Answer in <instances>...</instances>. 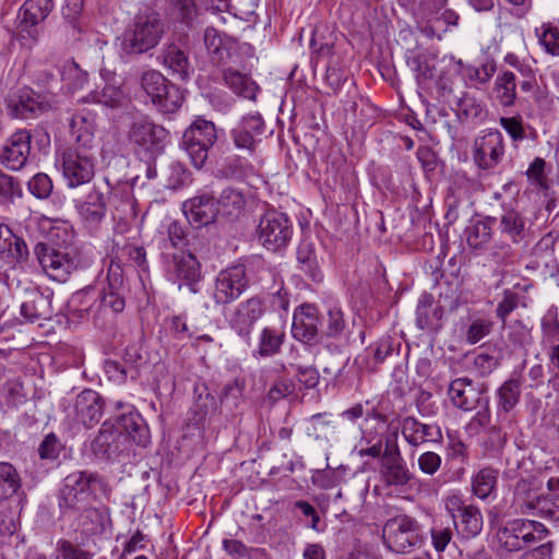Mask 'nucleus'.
<instances>
[{"instance_id": "de8ad7c7", "label": "nucleus", "mask_w": 559, "mask_h": 559, "mask_svg": "<svg viewBox=\"0 0 559 559\" xmlns=\"http://www.w3.org/2000/svg\"><path fill=\"white\" fill-rule=\"evenodd\" d=\"M507 331V338L516 347H525L532 343L531 328L522 320H513L503 324Z\"/></svg>"}, {"instance_id": "4c0bfd02", "label": "nucleus", "mask_w": 559, "mask_h": 559, "mask_svg": "<svg viewBox=\"0 0 559 559\" xmlns=\"http://www.w3.org/2000/svg\"><path fill=\"white\" fill-rule=\"evenodd\" d=\"M203 39L212 62L222 63L228 56V40L213 27H207L204 31Z\"/></svg>"}, {"instance_id": "6e6552de", "label": "nucleus", "mask_w": 559, "mask_h": 559, "mask_svg": "<svg viewBox=\"0 0 559 559\" xmlns=\"http://www.w3.org/2000/svg\"><path fill=\"white\" fill-rule=\"evenodd\" d=\"M141 87L160 112H174L183 102L179 88L156 70H148L142 74Z\"/></svg>"}, {"instance_id": "4468645a", "label": "nucleus", "mask_w": 559, "mask_h": 559, "mask_svg": "<svg viewBox=\"0 0 559 559\" xmlns=\"http://www.w3.org/2000/svg\"><path fill=\"white\" fill-rule=\"evenodd\" d=\"M380 478L384 486L403 488L414 480V475L407 467L397 444L386 441L384 452L380 460Z\"/></svg>"}, {"instance_id": "6ab92c4d", "label": "nucleus", "mask_w": 559, "mask_h": 559, "mask_svg": "<svg viewBox=\"0 0 559 559\" xmlns=\"http://www.w3.org/2000/svg\"><path fill=\"white\" fill-rule=\"evenodd\" d=\"M51 9V0H26L17 15L19 32L26 33L28 38L36 41L39 35L37 25L46 20Z\"/></svg>"}, {"instance_id": "58836bf2", "label": "nucleus", "mask_w": 559, "mask_h": 559, "mask_svg": "<svg viewBox=\"0 0 559 559\" xmlns=\"http://www.w3.org/2000/svg\"><path fill=\"white\" fill-rule=\"evenodd\" d=\"M484 525L483 514L478 507L467 509L462 520L456 522L455 528L464 538H473L480 534Z\"/></svg>"}, {"instance_id": "a878e982", "label": "nucleus", "mask_w": 559, "mask_h": 559, "mask_svg": "<svg viewBox=\"0 0 559 559\" xmlns=\"http://www.w3.org/2000/svg\"><path fill=\"white\" fill-rule=\"evenodd\" d=\"M401 432L405 441L415 448L428 441H438L442 438L441 430L438 426L423 424L411 416L403 419Z\"/></svg>"}, {"instance_id": "72a5a7b5", "label": "nucleus", "mask_w": 559, "mask_h": 559, "mask_svg": "<svg viewBox=\"0 0 559 559\" xmlns=\"http://www.w3.org/2000/svg\"><path fill=\"white\" fill-rule=\"evenodd\" d=\"M495 221L492 217H487L485 221L473 222L466 227V241L472 249H481L490 241Z\"/></svg>"}, {"instance_id": "39448f33", "label": "nucleus", "mask_w": 559, "mask_h": 559, "mask_svg": "<svg viewBox=\"0 0 559 559\" xmlns=\"http://www.w3.org/2000/svg\"><path fill=\"white\" fill-rule=\"evenodd\" d=\"M216 139L215 124L199 118L183 132L180 146L189 155L192 165L200 169L207 159L209 148L214 145Z\"/></svg>"}, {"instance_id": "4d7b16f0", "label": "nucleus", "mask_w": 559, "mask_h": 559, "mask_svg": "<svg viewBox=\"0 0 559 559\" xmlns=\"http://www.w3.org/2000/svg\"><path fill=\"white\" fill-rule=\"evenodd\" d=\"M432 313H435L432 297L430 295L421 296L416 309V324L420 330L428 329L431 325Z\"/></svg>"}, {"instance_id": "6e6d98bb", "label": "nucleus", "mask_w": 559, "mask_h": 559, "mask_svg": "<svg viewBox=\"0 0 559 559\" xmlns=\"http://www.w3.org/2000/svg\"><path fill=\"white\" fill-rule=\"evenodd\" d=\"M28 191L38 199H46L52 191V181L46 174H36L27 183Z\"/></svg>"}, {"instance_id": "ddd939ff", "label": "nucleus", "mask_w": 559, "mask_h": 559, "mask_svg": "<svg viewBox=\"0 0 559 559\" xmlns=\"http://www.w3.org/2000/svg\"><path fill=\"white\" fill-rule=\"evenodd\" d=\"M265 312V304L260 297H250L239 302L226 314L229 328L248 345H251V333L254 324Z\"/></svg>"}, {"instance_id": "c85d7f7f", "label": "nucleus", "mask_w": 559, "mask_h": 559, "mask_svg": "<svg viewBox=\"0 0 559 559\" xmlns=\"http://www.w3.org/2000/svg\"><path fill=\"white\" fill-rule=\"evenodd\" d=\"M47 105L40 97L31 91L23 92L17 98L10 99L8 104L9 114L13 118L31 119L40 115Z\"/></svg>"}, {"instance_id": "49530a36", "label": "nucleus", "mask_w": 559, "mask_h": 559, "mask_svg": "<svg viewBox=\"0 0 559 559\" xmlns=\"http://www.w3.org/2000/svg\"><path fill=\"white\" fill-rule=\"evenodd\" d=\"M525 228V219L516 211H507L500 218V230L514 242H519Z\"/></svg>"}, {"instance_id": "1a4fd4ad", "label": "nucleus", "mask_w": 559, "mask_h": 559, "mask_svg": "<svg viewBox=\"0 0 559 559\" xmlns=\"http://www.w3.org/2000/svg\"><path fill=\"white\" fill-rule=\"evenodd\" d=\"M167 138V130L147 117L134 119L129 130V140L135 146L136 153L147 158L163 152Z\"/></svg>"}, {"instance_id": "dca6fc26", "label": "nucleus", "mask_w": 559, "mask_h": 559, "mask_svg": "<svg viewBox=\"0 0 559 559\" xmlns=\"http://www.w3.org/2000/svg\"><path fill=\"white\" fill-rule=\"evenodd\" d=\"M504 153V139L497 129H488L474 140L473 158L481 169L495 168L502 160Z\"/></svg>"}, {"instance_id": "9b49d317", "label": "nucleus", "mask_w": 559, "mask_h": 559, "mask_svg": "<svg viewBox=\"0 0 559 559\" xmlns=\"http://www.w3.org/2000/svg\"><path fill=\"white\" fill-rule=\"evenodd\" d=\"M516 511L526 515H539L551 521H559V495L554 492L540 496L528 490L525 484H519L514 496Z\"/></svg>"}, {"instance_id": "69168bd1", "label": "nucleus", "mask_w": 559, "mask_h": 559, "mask_svg": "<svg viewBox=\"0 0 559 559\" xmlns=\"http://www.w3.org/2000/svg\"><path fill=\"white\" fill-rule=\"evenodd\" d=\"M414 70L416 72V78L419 84L426 83L428 80H431L435 75L433 66L429 64L428 60L423 57H416L413 60Z\"/></svg>"}, {"instance_id": "cd10ccee", "label": "nucleus", "mask_w": 559, "mask_h": 559, "mask_svg": "<svg viewBox=\"0 0 559 559\" xmlns=\"http://www.w3.org/2000/svg\"><path fill=\"white\" fill-rule=\"evenodd\" d=\"M126 443L127 436L116 428L115 425L105 421L92 442V450L96 454L110 457L112 454L121 451Z\"/></svg>"}, {"instance_id": "13d9d810", "label": "nucleus", "mask_w": 559, "mask_h": 559, "mask_svg": "<svg viewBox=\"0 0 559 559\" xmlns=\"http://www.w3.org/2000/svg\"><path fill=\"white\" fill-rule=\"evenodd\" d=\"M61 559H93L94 554L69 542L59 540L57 546Z\"/></svg>"}, {"instance_id": "0e129e2a", "label": "nucleus", "mask_w": 559, "mask_h": 559, "mask_svg": "<svg viewBox=\"0 0 559 559\" xmlns=\"http://www.w3.org/2000/svg\"><path fill=\"white\" fill-rule=\"evenodd\" d=\"M295 392V385L289 380L276 381L270 389L267 399L275 403L284 397L292 395Z\"/></svg>"}, {"instance_id": "a211bd4d", "label": "nucleus", "mask_w": 559, "mask_h": 559, "mask_svg": "<svg viewBox=\"0 0 559 559\" xmlns=\"http://www.w3.org/2000/svg\"><path fill=\"white\" fill-rule=\"evenodd\" d=\"M32 134L26 129L15 131L5 141L0 160L11 170H20L27 162L32 150Z\"/></svg>"}, {"instance_id": "9d476101", "label": "nucleus", "mask_w": 559, "mask_h": 559, "mask_svg": "<svg viewBox=\"0 0 559 559\" xmlns=\"http://www.w3.org/2000/svg\"><path fill=\"white\" fill-rule=\"evenodd\" d=\"M123 271L119 264L111 263L107 271V282L98 296V305L86 309L88 314L99 318L108 313H119L124 309Z\"/></svg>"}, {"instance_id": "79ce46f5", "label": "nucleus", "mask_w": 559, "mask_h": 559, "mask_svg": "<svg viewBox=\"0 0 559 559\" xmlns=\"http://www.w3.org/2000/svg\"><path fill=\"white\" fill-rule=\"evenodd\" d=\"M522 383L518 379H509L498 389V408L511 412L520 401Z\"/></svg>"}, {"instance_id": "0eeeda50", "label": "nucleus", "mask_w": 559, "mask_h": 559, "mask_svg": "<svg viewBox=\"0 0 559 559\" xmlns=\"http://www.w3.org/2000/svg\"><path fill=\"white\" fill-rule=\"evenodd\" d=\"M383 538L390 550L397 554L411 552L421 543L419 524L408 515H396L385 523Z\"/></svg>"}, {"instance_id": "338daca9", "label": "nucleus", "mask_w": 559, "mask_h": 559, "mask_svg": "<svg viewBox=\"0 0 559 559\" xmlns=\"http://www.w3.org/2000/svg\"><path fill=\"white\" fill-rule=\"evenodd\" d=\"M442 503L449 515H455V511H460L466 502L460 490H451L442 498Z\"/></svg>"}, {"instance_id": "bb28decb", "label": "nucleus", "mask_w": 559, "mask_h": 559, "mask_svg": "<svg viewBox=\"0 0 559 559\" xmlns=\"http://www.w3.org/2000/svg\"><path fill=\"white\" fill-rule=\"evenodd\" d=\"M168 271L174 281L179 283V287L182 284L193 285L201 278V265L195 257L189 252L174 254Z\"/></svg>"}, {"instance_id": "09e8293b", "label": "nucleus", "mask_w": 559, "mask_h": 559, "mask_svg": "<svg viewBox=\"0 0 559 559\" xmlns=\"http://www.w3.org/2000/svg\"><path fill=\"white\" fill-rule=\"evenodd\" d=\"M297 260L300 264V269L309 274L313 281H321L322 274L319 269L317 254L311 245H302L298 248Z\"/></svg>"}, {"instance_id": "f8f14e48", "label": "nucleus", "mask_w": 559, "mask_h": 559, "mask_svg": "<svg viewBox=\"0 0 559 559\" xmlns=\"http://www.w3.org/2000/svg\"><path fill=\"white\" fill-rule=\"evenodd\" d=\"M259 241L271 251L283 249L293 235V224L288 216L277 211H267L258 227Z\"/></svg>"}, {"instance_id": "f704fd0d", "label": "nucleus", "mask_w": 559, "mask_h": 559, "mask_svg": "<svg viewBox=\"0 0 559 559\" xmlns=\"http://www.w3.org/2000/svg\"><path fill=\"white\" fill-rule=\"evenodd\" d=\"M493 92L501 106H513L516 99V81L514 73L510 71L499 73L495 81Z\"/></svg>"}, {"instance_id": "4be33fe9", "label": "nucleus", "mask_w": 559, "mask_h": 559, "mask_svg": "<svg viewBox=\"0 0 559 559\" xmlns=\"http://www.w3.org/2000/svg\"><path fill=\"white\" fill-rule=\"evenodd\" d=\"M182 211L187 219L197 227L214 223L219 214L215 199L206 193L187 200L182 204Z\"/></svg>"}, {"instance_id": "603ef678", "label": "nucleus", "mask_w": 559, "mask_h": 559, "mask_svg": "<svg viewBox=\"0 0 559 559\" xmlns=\"http://www.w3.org/2000/svg\"><path fill=\"white\" fill-rule=\"evenodd\" d=\"M493 322L485 318H474L471 320L465 332V340L473 345L481 341L492 330Z\"/></svg>"}, {"instance_id": "a18cd8bd", "label": "nucleus", "mask_w": 559, "mask_h": 559, "mask_svg": "<svg viewBox=\"0 0 559 559\" xmlns=\"http://www.w3.org/2000/svg\"><path fill=\"white\" fill-rule=\"evenodd\" d=\"M60 75L70 91L80 90L87 82V73L73 60H68L62 64Z\"/></svg>"}, {"instance_id": "b1692460", "label": "nucleus", "mask_w": 559, "mask_h": 559, "mask_svg": "<svg viewBox=\"0 0 559 559\" xmlns=\"http://www.w3.org/2000/svg\"><path fill=\"white\" fill-rule=\"evenodd\" d=\"M75 420L84 427H93L103 415V401L99 394L93 390L82 391L75 399Z\"/></svg>"}, {"instance_id": "20e7f679", "label": "nucleus", "mask_w": 559, "mask_h": 559, "mask_svg": "<svg viewBox=\"0 0 559 559\" xmlns=\"http://www.w3.org/2000/svg\"><path fill=\"white\" fill-rule=\"evenodd\" d=\"M546 536L547 528L544 524L533 520L516 519L509 521L498 533V540L501 548L512 552L540 543Z\"/></svg>"}, {"instance_id": "2eb2a0df", "label": "nucleus", "mask_w": 559, "mask_h": 559, "mask_svg": "<svg viewBox=\"0 0 559 559\" xmlns=\"http://www.w3.org/2000/svg\"><path fill=\"white\" fill-rule=\"evenodd\" d=\"M35 254L45 273L53 281L66 282L76 269L74 258L68 251L55 246L37 243Z\"/></svg>"}, {"instance_id": "3c124183", "label": "nucleus", "mask_w": 559, "mask_h": 559, "mask_svg": "<svg viewBox=\"0 0 559 559\" xmlns=\"http://www.w3.org/2000/svg\"><path fill=\"white\" fill-rule=\"evenodd\" d=\"M344 469L326 468L316 471L311 477L312 484L320 489H332L338 487L343 481Z\"/></svg>"}, {"instance_id": "412c9836", "label": "nucleus", "mask_w": 559, "mask_h": 559, "mask_svg": "<svg viewBox=\"0 0 559 559\" xmlns=\"http://www.w3.org/2000/svg\"><path fill=\"white\" fill-rule=\"evenodd\" d=\"M265 124L259 112L243 116L231 130V138L239 150L252 152L264 132Z\"/></svg>"}, {"instance_id": "473e14b6", "label": "nucleus", "mask_w": 559, "mask_h": 559, "mask_svg": "<svg viewBox=\"0 0 559 559\" xmlns=\"http://www.w3.org/2000/svg\"><path fill=\"white\" fill-rule=\"evenodd\" d=\"M21 314L31 321L50 318L52 314L50 296L41 293L32 294L22 302Z\"/></svg>"}, {"instance_id": "f03ea898", "label": "nucleus", "mask_w": 559, "mask_h": 559, "mask_svg": "<svg viewBox=\"0 0 559 559\" xmlns=\"http://www.w3.org/2000/svg\"><path fill=\"white\" fill-rule=\"evenodd\" d=\"M165 32L159 14H140L121 37V50L126 55L144 53L158 45Z\"/></svg>"}, {"instance_id": "c03bdc74", "label": "nucleus", "mask_w": 559, "mask_h": 559, "mask_svg": "<svg viewBox=\"0 0 559 559\" xmlns=\"http://www.w3.org/2000/svg\"><path fill=\"white\" fill-rule=\"evenodd\" d=\"M21 486L16 469L7 462H0V501L10 499Z\"/></svg>"}, {"instance_id": "423d86ee", "label": "nucleus", "mask_w": 559, "mask_h": 559, "mask_svg": "<svg viewBox=\"0 0 559 559\" xmlns=\"http://www.w3.org/2000/svg\"><path fill=\"white\" fill-rule=\"evenodd\" d=\"M249 278L243 264H235L219 271L210 295L216 307H225L237 300L248 288Z\"/></svg>"}, {"instance_id": "f3484780", "label": "nucleus", "mask_w": 559, "mask_h": 559, "mask_svg": "<svg viewBox=\"0 0 559 559\" xmlns=\"http://www.w3.org/2000/svg\"><path fill=\"white\" fill-rule=\"evenodd\" d=\"M67 520L75 532L85 537L100 535L111 525L109 509L105 506L90 504Z\"/></svg>"}, {"instance_id": "aec40b11", "label": "nucleus", "mask_w": 559, "mask_h": 559, "mask_svg": "<svg viewBox=\"0 0 559 559\" xmlns=\"http://www.w3.org/2000/svg\"><path fill=\"white\" fill-rule=\"evenodd\" d=\"M448 393L452 404L464 412H471L480 405L485 407L488 405V397L483 390L475 386L467 378L453 380Z\"/></svg>"}, {"instance_id": "5fc2aeb1", "label": "nucleus", "mask_w": 559, "mask_h": 559, "mask_svg": "<svg viewBox=\"0 0 559 559\" xmlns=\"http://www.w3.org/2000/svg\"><path fill=\"white\" fill-rule=\"evenodd\" d=\"M544 342L549 346L559 344V319L557 312L549 310L542 319Z\"/></svg>"}, {"instance_id": "393cba45", "label": "nucleus", "mask_w": 559, "mask_h": 559, "mask_svg": "<svg viewBox=\"0 0 559 559\" xmlns=\"http://www.w3.org/2000/svg\"><path fill=\"white\" fill-rule=\"evenodd\" d=\"M318 310L314 306L305 304L294 311L292 334L300 342H311L318 334Z\"/></svg>"}, {"instance_id": "f257e3e1", "label": "nucleus", "mask_w": 559, "mask_h": 559, "mask_svg": "<svg viewBox=\"0 0 559 559\" xmlns=\"http://www.w3.org/2000/svg\"><path fill=\"white\" fill-rule=\"evenodd\" d=\"M102 479L92 473L74 472L64 477L58 495V504L64 519H71L82 508L92 504Z\"/></svg>"}, {"instance_id": "2f4dec72", "label": "nucleus", "mask_w": 559, "mask_h": 559, "mask_svg": "<svg viewBox=\"0 0 559 559\" xmlns=\"http://www.w3.org/2000/svg\"><path fill=\"white\" fill-rule=\"evenodd\" d=\"M216 203L221 215L237 218L242 214L247 200L241 190L226 188L222 191Z\"/></svg>"}, {"instance_id": "7c9ffc66", "label": "nucleus", "mask_w": 559, "mask_h": 559, "mask_svg": "<svg viewBox=\"0 0 559 559\" xmlns=\"http://www.w3.org/2000/svg\"><path fill=\"white\" fill-rule=\"evenodd\" d=\"M223 80L225 85L239 97L255 100L260 87L248 74L227 68L223 72Z\"/></svg>"}, {"instance_id": "c9c22d12", "label": "nucleus", "mask_w": 559, "mask_h": 559, "mask_svg": "<svg viewBox=\"0 0 559 559\" xmlns=\"http://www.w3.org/2000/svg\"><path fill=\"white\" fill-rule=\"evenodd\" d=\"M540 48L551 57H559V27L551 22H544L534 29Z\"/></svg>"}, {"instance_id": "c756f323", "label": "nucleus", "mask_w": 559, "mask_h": 559, "mask_svg": "<svg viewBox=\"0 0 559 559\" xmlns=\"http://www.w3.org/2000/svg\"><path fill=\"white\" fill-rule=\"evenodd\" d=\"M115 426L127 436V442L132 440L134 443L142 447L147 444L148 429L138 412L130 408L119 417Z\"/></svg>"}, {"instance_id": "680f3d73", "label": "nucleus", "mask_w": 559, "mask_h": 559, "mask_svg": "<svg viewBox=\"0 0 559 559\" xmlns=\"http://www.w3.org/2000/svg\"><path fill=\"white\" fill-rule=\"evenodd\" d=\"M61 448L62 444L58 437L55 433H49L39 445L40 457L50 460L56 459L59 455Z\"/></svg>"}, {"instance_id": "5701e85b", "label": "nucleus", "mask_w": 559, "mask_h": 559, "mask_svg": "<svg viewBox=\"0 0 559 559\" xmlns=\"http://www.w3.org/2000/svg\"><path fill=\"white\" fill-rule=\"evenodd\" d=\"M74 206L83 223L92 228L97 227L106 216L105 195L95 188L75 199Z\"/></svg>"}, {"instance_id": "8fccbe9b", "label": "nucleus", "mask_w": 559, "mask_h": 559, "mask_svg": "<svg viewBox=\"0 0 559 559\" xmlns=\"http://www.w3.org/2000/svg\"><path fill=\"white\" fill-rule=\"evenodd\" d=\"M20 511L10 506L0 508V538L13 537L20 526Z\"/></svg>"}, {"instance_id": "37998d69", "label": "nucleus", "mask_w": 559, "mask_h": 559, "mask_svg": "<svg viewBox=\"0 0 559 559\" xmlns=\"http://www.w3.org/2000/svg\"><path fill=\"white\" fill-rule=\"evenodd\" d=\"M126 99L124 93L115 84L106 83L100 91H94L88 95V102L104 105L110 108L120 107Z\"/></svg>"}, {"instance_id": "e2e57ef3", "label": "nucleus", "mask_w": 559, "mask_h": 559, "mask_svg": "<svg viewBox=\"0 0 559 559\" xmlns=\"http://www.w3.org/2000/svg\"><path fill=\"white\" fill-rule=\"evenodd\" d=\"M195 12L193 0H175L173 15L182 23H189Z\"/></svg>"}, {"instance_id": "864d4df0", "label": "nucleus", "mask_w": 559, "mask_h": 559, "mask_svg": "<svg viewBox=\"0 0 559 559\" xmlns=\"http://www.w3.org/2000/svg\"><path fill=\"white\" fill-rule=\"evenodd\" d=\"M499 124L507 132L513 143L521 142L526 138L524 120L521 115L500 117Z\"/></svg>"}, {"instance_id": "052dcab7", "label": "nucleus", "mask_w": 559, "mask_h": 559, "mask_svg": "<svg viewBox=\"0 0 559 559\" xmlns=\"http://www.w3.org/2000/svg\"><path fill=\"white\" fill-rule=\"evenodd\" d=\"M441 463V456L432 451L424 452L418 457V467L420 472L429 476L435 475L439 471Z\"/></svg>"}, {"instance_id": "bf43d9fd", "label": "nucleus", "mask_w": 559, "mask_h": 559, "mask_svg": "<svg viewBox=\"0 0 559 559\" xmlns=\"http://www.w3.org/2000/svg\"><path fill=\"white\" fill-rule=\"evenodd\" d=\"M345 328V320L338 305H331L328 309L326 333L330 336L340 335Z\"/></svg>"}, {"instance_id": "7ed1b4c3", "label": "nucleus", "mask_w": 559, "mask_h": 559, "mask_svg": "<svg viewBox=\"0 0 559 559\" xmlns=\"http://www.w3.org/2000/svg\"><path fill=\"white\" fill-rule=\"evenodd\" d=\"M56 166L62 173L70 188L88 182L94 176V153L92 147L74 146L64 151L56 159Z\"/></svg>"}, {"instance_id": "e433bc0d", "label": "nucleus", "mask_w": 559, "mask_h": 559, "mask_svg": "<svg viewBox=\"0 0 559 559\" xmlns=\"http://www.w3.org/2000/svg\"><path fill=\"white\" fill-rule=\"evenodd\" d=\"M498 483V471L485 467L478 471L472 478L473 493L485 500L495 491Z\"/></svg>"}, {"instance_id": "a19ab883", "label": "nucleus", "mask_w": 559, "mask_h": 559, "mask_svg": "<svg viewBox=\"0 0 559 559\" xmlns=\"http://www.w3.org/2000/svg\"><path fill=\"white\" fill-rule=\"evenodd\" d=\"M164 66L173 73L185 80L188 76L189 61L186 53L175 45H169L163 53Z\"/></svg>"}, {"instance_id": "774afa93", "label": "nucleus", "mask_w": 559, "mask_h": 559, "mask_svg": "<svg viewBox=\"0 0 559 559\" xmlns=\"http://www.w3.org/2000/svg\"><path fill=\"white\" fill-rule=\"evenodd\" d=\"M518 307V299L513 294H506L496 308L497 317L506 324L507 317Z\"/></svg>"}, {"instance_id": "ea45409f", "label": "nucleus", "mask_w": 559, "mask_h": 559, "mask_svg": "<svg viewBox=\"0 0 559 559\" xmlns=\"http://www.w3.org/2000/svg\"><path fill=\"white\" fill-rule=\"evenodd\" d=\"M285 333L275 328L265 326L259 335L258 353L260 356L267 357L280 352Z\"/></svg>"}]
</instances>
